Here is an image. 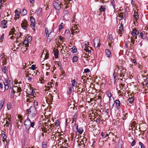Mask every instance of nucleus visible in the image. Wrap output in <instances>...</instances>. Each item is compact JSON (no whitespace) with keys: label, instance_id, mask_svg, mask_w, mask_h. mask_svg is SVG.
I'll return each instance as SVG.
<instances>
[{"label":"nucleus","instance_id":"nucleus-57","mask_svg":"<svg viewBox=\"0 0 148 148\" xmlns=\"http://www.w3.org/2000/svg\"><path fill=\"white\" fill-rule=\"evenodd\" d=\"M25 39H26L29 42H30L32 40V37L30 36H28L27 38H26Z\"/></svg>","mask_w":148,"mask_h":148},{"label":"nucleus","instance_id":"nucleus-58","mask_svg":"<svg viewBox=\"0 0 148 148\" xmlns=\"http://www.w3.org/2000/svg\"><path fill=\"white\" fill-rule=\"evenodd\" d=\"M10 117L9 116H7L5 117V119L8 121H11V118H10Z\"/></svg>","mask_w":148,"mask_h":148},{"label":"nucleus","instance_id":"nucleus-49","mask_svg":"<svg viewBox=\"0 0 148 148\" xmlns=\"http://www.w3.org/2000/svg\"><path fill=\"white\" fill-rule=\"evenodd\" d=\"M53 129V128L52 129L50 128H49V129L47 130H45L44 132H47V133H49L51 132L52 131V130Z\"/></svg>","mask_w":148,"mask_h":148},{"label":"nucleus","instance_id":"nucleus-33","mask_svg":"<svg viewBox=\"0 0 148 148\" xmlns=\"http://www.w3.org/2000/svg\"><path fill=\"white\" fill-rule=\"evenodd\" d=\"M106 94L109 98H111L112 96V94L110 90L107 91Z\"/></svg>","mask_w":148,"mask_h":148},{"label":"nucleus","instance_id":"nucleus-53","mask_svg":"<svg viewBox=\"0 0 148 148\" xmlns=\"http://www.w3.org/2000/svg\"><path fill=\"white\" fill-rule=\"evenodd\" d=\"M131 4L132 6L134 7L136 5V3L135 2V0H131Z\"/></svg>","mask_w":148,"mask_h":148},{"label":"nucleus","instance_id":"nucleus-3","mask_svg":"<svg viewBox=\"0 0 148 148\" xmlns=\"http://www.w3.org/2000/svg\"><path fill=\"white\" fill-rule=\"evenodd\" d=\"M114 73H116L119 75L121 77L123 78L124 77V73L126 72L125 70L124 69L123 67L122 66L117 65L114 70Z\"/></svg>","mask_w":148,"mask_h":148},{"label":"nucleus","instance_id":"nucleus-43","mask_svg":"<svg viewBox=\"0 0 148 148\" xmlns=\"http://www.w3.org/2000/svg\"><path fill=\"white\" fill-rule=\"evenodd\" d=\"M58 66L59 67V69L61 71H62V64L59 61L58 63Z\"/></svg>","mask_w":148,"mask_h":148},{"label":"nucleus","instance_id":"nucleus-64","mask_svg":"<svg viewBox=\"0 0 148 148\" xmlns=\"http://www.w3.org/2000/svg\"><path fill=\"white\" fill-rule=\"evenodd\" d=\"M139 145L141 146V148H145V147L142 143L140 142H139Z\"/></svg>","mask_w":148,"mask_h":148},{"label":"nucleus","instance_id":"nucleus-54","mask_svg":"<svg viewBox=\"0 0 148 148\" xmlns=\"http://www.w3.org/2000/svg\"><path fill=\"white\" fill-rule=\"evenodd\" d=\"M77 28V26H74L72 27V28L71 29V31H73L75 30H76Z\"/></svg>","mask_w":148,"mask_h":148},{"label":"nucleus","instance_id":"nucleus-9","mask_svg":"<svg viewBox=\"0 0 148 148\" xmlns=\"http://www.w3.org/2000/svg\"><path fill=\"white\" fill-rule=\"evenodd\" d=\"M35 95H27L26 102H31L34 101L36 99V96Z\"/></svg>","mask_w":148,"mask_h":148},{"label":"nucleus","instance_id":"nucleus-48","mask_svg":"<svg viewBox=\"0 0 148 148\" xmlns=\"http://www.w3.org/2000/svg\"><path fill=\"white\" fill-rule=\"evenodd\" d=\"M46 66V69L47 70H48L50 69V67H51V65L49 63H46L45 64Z\"/></svg>","mask_w":148,"mask_h":148},{"label":"nucleus","instance_id":"nucleus-28","mask_svg":"<svg viewBox=\"0 0 148 148\" xmlns=\"http://www.w3.org/2000/svg\"><path fill=\"white\" fill-rule=\"evenodd\" d=\"M1 71L3 73L6 74L7 73V69L6 66H4L2 68Z\"/></svg>","mask_w":148,"mask_h":148},{"label":"nucleus","instance_id":"nucleus-30","mask_svg":"<svg viewBox=\"0 0 148 148\" xmlns=\"http://www.w3.org/2000/svg\"><path fill=\"white\" fill-rule=\"evenodd\" d=\"M106 9V8L105 5L101 6L99 10H100L101 12H105Z\"/></svg>","mask_w":148,"mask_h":148},{"label":"nucleus","instance_id":"nucleus-50","mask_svg":"<svg viewBox=\"0 0 148 148\" xmlns=\"http://www.w3.org/2000/svg\"><path fill=\"white\" fill-rule=\"evenodd\" d=\"M84 50L88 53H90L91 52V51L89 50L88 47H85V48L84 49Z\"/></svg>","mask_w":148,"mask_h":148},{"label":"nucleus","instance_id":"nucleus-40","mask_svg":"<svg viewBox=\"0 0 148 148\" xmlns=\"http://www.w3.org/2000/svg\"><path fill=\"white\" fill-rule=\"evenodd\" d=\"M84 90V89L82 88H79L78 90H77V92L79 94H81V93L82 92H83Z\"/></svg>","mask_w":148,"mask_h":148},{"label":"nucleus","instance_id":"nucleus-11","mask_svg":"<svg viewBox=\"0 0 148 148\" xmlns=\"http://www.w3.org/2000/svg\"><path fill=\"white\" fill-rule=\"evenodd\" d=\"M100 40L98 37H96L94 39L93 42L95 47L96 45H97L96 48L99 47L100 46L101 43H100Z\"/></svg>","mask_w":148,"mask_h":148},{"label":"nucleus","instance_id":"nucleus-8","mask_svg":"<svg viewBox=\"0 0 148 148\" xmlns=\"http://www.w3.org/2000/svg\"><path fill=\"white\" fill-rule=\"evenodd\" d=\"M13 82L12 81L9 80L8 79L5 80L4 82V84L5 85V90H8L9 88L10 87V88L12 89V86H11L10 84H13Z\"/></svg>","mask_w":148,"mask_h":148},{"label":"nucleus","instance_id":"nucleus-19","mask_svg":"<svg viewBox=\"0 0 148 148\" xmlns=\"http://www.w3.org/2000/svg\"><path fill=\"white\" fill-rule=\"evenodd\" d=\"M118 92L119 94V96H123V95L125 94L126 93V90L125 89V88L124 89L122 88L121 89L119 90Z\"/></svg>","mask_w":148,"mask_h":148},{"label":"nucleus","instance_id":"nucleus-56","mask_svg":"<svg viewBox=\"0 0 148 148\" xmlns=\"http://www.w3.org/2000/svg\"><path fill=\"white\" fill-rule=\"evenodd\" d=\"M143 82H145L147 86H148V78L146 77Z\"/></svg>","mask_w":148,"mask_h":148},{"label":"nucleus","instance_id":"nucleus-61","mask_svg":"<svg viewBox=\"0 0 148 148\" xmlns=\"http://www.w3.org/2000/svg\"><path fill=\"white\" fill-rule=\"evenodd\" d=\"M35 75L38 76L40 74V72L37 70L34 71Z\"/></svg>","mask_w":148,"mask_h":148},{"label":"nucleus","instance_id":"nucleus-13","mask_svg":"<svg viewBox=\"0 0 148 148\" xmlns=\"http://www.w3.org/2000/svg\"><path fill=\"white\" fill-rule=\"evenodd\" d=\"M54 8L56 10H59L62 7L63 5L61 3H58L56 2H54L53 3Z\"/></svg>","mask_w":148,"mask_h":148},{"label":"nucleus","instance_id":"nucleus-62","mask_svg":"<svg viewBox=\"0 0 148 148\" xmlns=\"http://www.w3.org/2000/svg\"><path fill=\"white\" fill-rule=\"evenodd\" d=\"M144 74V76L146 77V76L148 77V71H145Z\"/></svg>","mask_w":148,"mask_h":148},{"label":"nucleus","instance_id":"nucleus-32","mask_svg":"<svg viewBox=\"0 0 148 148\" xmlns=\"http://www.w3.org/2000/svg\"><path fill=\"white\" fill-rule=\"evenodd\" d=\"M15 32V29L13 28H12V29H11V30L10 32H9V36H10V35H16L15 34H14Z\"/></svg>","mask_w":148,"mask_h":148},{"label":"nucleus","instance_id":"nucleus-14","mask_svg":"<svg viewBox=\"0 0 148 148\" xmlns=\"http://www.w3.org/2000/svg\"><path fill=\"white\" fill-rule=\"evenodd\" d=\"M139 18V15L137 12L135 11H134V14L133 15V20L134 21V23L135 24L137 23V21Z\"/></svg>","mask_w":148,"mask_h":148},{"label":"nucleus","instance_id":"nucleus-31","mask_svg":"<svg viewBox=\"0 0 148 148\" xmlns=\"http://www.w3.org/2000/svg\"><path fill=\"white\" fill-rule=\"evenodd\" d=\"M128 100L130 104H132L134 100V96H133L129 98Z\"/></svg>","mask_w":148,"mask_h":148},{"label":"nucleus","instance_id":"nucleus-25","mask_svg":"<svg viewBox=\"0 0 148 148\" xmlns=\"http://www.w3.org/2000/svg\"><path fill=\"white\" fill-rule=\"evenodd\" d=\"M105 52L106 55L108 58H110L111 56V54L110 51L108 49H106L105 50Z\"/></svg>","mask_w":148,"mask_h":148},{"label":"nucleus","instance_id":"nucleus-36","mask_svg":"<svg viewBox=\"0 0 148 148\" xmlns=\"http://www.w3.org/2000/svg\"><path fill=\"white\" fill-rule=\"evenodd\" d=\"M5 101V99H2L0 101V106L1 108H2L3 106L4 103Z\"/></svg>","mask_w":148,"mask_h":148},{"label":"nucleus","instance_id":"nucleus-60","mask_svg":"<svg viewBox=\"0 0 148 148\" xmlns=\"http://www.w3.org/2000/svg\"><path fill=\"white\" fill-rule=\"evenodd\" d=\"M63 23H62L60 25H59V31H60L63 28V26L62 25V24H63Z\"/></svg>","mask_w":148,"mask_h":148},{"label":"nucleus","instance_id":"nucleus-47","mask_svg":"<svg viewBox=\"0 0 148 148\" xmlns=\"http://www.w3.org/2000/svg\"><path fill=\"white\" fill-rule=\"evenodd\" d=\"M79 145L81 146L82 148H84L85 147V144H84V142L83 141H82L80 142L79 144Z\"/></svg>","mask_w":148,"mask_h":148},{"label":"nucleus","instance_id":"nucleus-59","mask_svg":"<svg viewBox=\"0 0 148 148\" xmlns=\"http://www.w3.org/2000/svg\"><path fill=\"white\" fill-rule=\"evenodd\" d=\"M7 108L8 110L11 108V104L10 103H8L7 105Z\"/></svg>","mask_w":148,"mask_h":148},{"label":"nucleus","instance_id":"nucleus-5","mask_svg":"<svg viewBox=\"0 0 148 148\" xmlns=\"http://www.w3.org/2000/svg\"><path fill=\"white\" fill-rule=\"evenodd\" d=\"M24 89L26 90V92L27 93V95H35V91L33 87H32L31 85L30 84H28L27 85L25 86Z\"/></svg>","mask_w":148,"mask_h":148},{"label":"nucleus","instance_id":"nucleus-12","mask_svg":"<svg viewBox=\"0 0 148 148\" xmlns=\"http://www.w3.org/2000/svg\"><path fill=\"white\" fill-rule=\"evenodd\" d=\"M22 36H23V34L22 33L20 32L19 34H18L16 38V42L20 43L23 42L24 38H23Z\"/></svg>","mask_w":148,"mask_h":148},{"label":"nucleus","instance_id":"nucleus-22","mask_svg":"<svg viewBox=\"0 0 148 148\" xmlns=\"http://www.w3.org/2000/svg\"><path fill=\"white\" fill-rule=\"evenodd\" d=\"M146 77L145 76H144L143 75H139V77H138V79L141 80L142 82H143V81H144Z\"/></svg>","mask_w":148,"mask_h":148},{"label":"nucleus","instance_id":"nucleus-41","mask_svg":"<svg viewBox=\"0 0 148 148\" xmlns=\"http://www.w3.org/2000/svg\"><path fill=\"white\" fill-rule=\"evenodd\" d=\"M78 59V57L76 56H74L73 58L72 59V61L73 62H76L77 61V60Z\"/></svg>","mask_w":148,"mask_h":148},{"label":"nucleus","instance_id":"nucleus-7","mask_svg":"<svg viewBox=\"0 0 148 148\" xmlns=\"http://www.w3.org/2000/svg\"><path fill=\"white\" fill-rule=\"evenodd\" d=\"M24 125L26 129L29 130L30 127H34V122H31L30 120L28 119L25 121Z\"/></svg>","mask_w":148,"mask_h":148},{"label":"nucleus","instance_id":"nucleus-51","mask_svg":"<svg viewBox=\"0 0 148 148\" xmlns=\"http://www.w3.org/2000/svg\"><path fill=\"white\" fill-rule=\"evenodd\" d=\"M77 117V114L76 113L74 114L73 117L72 118L73 121L72 123H73V121H74L75 119H76Z\"/></svg>","mask_w":148,"mask_h":148},{"label":"nucleus","instance_id":"nucleus-46","mask_svg":"<svg viewBox=\"0 0 148 148\" xmlns=\"http://www.w3.org/2000/svg\"><path fill=\"white\" fill-rule=\"evenodd\" d=\"M65 35L68 36H71V33L69 30H66L65 32Z\"/></svg>","mask_w":148,"mask_h":148},{"label":"nucleus","instance_id":"nucleus-15","mask_svg":"<svg viewBox=\"0 0 148 148\" xmlns=\"http://www.w3.org/2000/svg\"><path fill=\"white\" fill-rule=\"evenodd\" d=\"M114 103H115V106L116 107V108L117 110H120L122 106L120 101L119 100H116L114 101Z\"/></svg>","mask_w":148,"mask_h":148},{"label":"nucleus","instance_id":"nucleus-44","mask_svg":"<svg viewBox=\"0 0 148 148\" xmlns=\"http://www.w3.org/2000/svg\"><path fill=\"white\" fill-rule=\"evenodd\" d=\"M30 18L31 23H35V19L33 16H31L30 17Z\"/></svg>","mask_w":148,"mask_h":148},{"label":"nucleus","instance_id":"nucleus-52","mask_svg":"<svg viewBox=\"0 0 148 148\" xmlns=\"http://www.w3.org/2000/svg\"><path fill=\"white\" fill-rule=\"evenodd\" d=\"M42 147L43 148H46L47 144L46 142H43L42 143Z\"/></svg>","mask_w":148,"mask_h":148},{"label":"nucleus","instance_id":"nucleus-2","mask_svg":"<svg viewBox=\"0 0 148 148\" xmlns=\"http://www.w3.org/2000/svg\"><path fill=\"white\" fill-rule=\"evenodd\" d=\"M144 32V33H143L142 32L140 33L139 31H138L136 28H134L133 29L131 34L134 36V39L137 38V35H138L141 38L144 39L147 37V34L145 33V32Z\"/></svg>","mask_w":148,"mask_h":148},{"label":"nucleus","instance_id":"nucleus-29","mask_svg":"<svg viewBox=\"0 0 148 148\" xmlns=\"http://www.w3.org/2000/svg\"><path fill=\"white\" fill-rule=\"evenodd\" d=\"M78 125L77 124L75 123L74 125L73 126V130L75 132L77 129L78 128Z\"/></svg>","mask_w":148,"mask_h":148},{"label":"nucleus","instance_id":"nucleus-16","mask_svg":"<svg viewBox=\"0 0 148 148\" xmlns=\"http://www.w3.org/2000/svg\"><path fill=\"white\" fill-rule=\"evenodd\" d=\"M60 122L59 121L57 120L54 123L51 124L50 126L51 128L55 127V128L58 127L59 128V127H60Z\"/></svg>","mask_w":148,"mask_h":148},{"label":"nucleus","instance_id":"nucleus-17","mask_svg":"<svg viewBox=\"0 0 148 148\" xmlns=\"http://www.w3.org/2000/svg\"><path fill=\"white\" fill-rule=\"evenodd\" d=\"M54 84L53 83L49 82L48 83L47 86H45V90H49L52 88L54 86Z\"/></svg>","mask_w":148,"mask_h":148},{"label":"nucleus","instance_id":"nucleus-18","mask_svg":"<svg viewBox=\"0 0 148 148\" xmlns=\"http://www.w3.org/2000/svg\"><path fill=\"white\" fill-rule=\"evenodd\" d=\"M21 10L20 8H18L15 11V18L18 19L21 14Z\"/></svg>","mask_w":148,"mask_h":148},{"label":"nucleus","instance_id":"nucleus-6","mask_svg":"<svg viewBox=\"0 0 148 148\" xmlns=\"http://www.w3.org/2000/svg\"><path fill=\"white\" fill-rule=\"evenodd\" d=\"M135 40L134 37L133 36V37H131L130 38V42L129 41H126L125 42V46L126 48H129L131 49H132V47L133 46V45L134 44Z\"/></svg>","mask_w":148,"mask_h":148},{"label":"nucleus","instance_id":"nucleus-10","mask_svg":"<svg viewBox=\"0 0 148 148\" xmlns=\"http://www.w3.org/2000/svg\"><path fill=\"white\" fill-rule=\"evenodd\" d=\"M29 25L28 22L26 19H24L22 21L21 27L24 29L26 30Z\"/></svg>","mask_w":148,"mask_h":148},{"label":"nucleus","instance_id":"nucleus-37","mask_svg":"<svg viewBox=\"0 0 148 148\" xmlns=\"http://www.w3.org/2000/svg\"><path fill=\"white\" fill-rule=\"evenodd\" d=\"M45 32L46 34V36H47V35H48L47 36V38H48L49 36V35L51 33V32L49 31V30L47 28H46L45 30Z\"/></svg>","mask_w":148,"mask_h":148},{"label":"nucleus","instance_id":"nucleus-45","mask_svg":"<svg viewBox=\"0 0 148 148\" xmlns=\"http://www.w3.org/2000/svg\"><path fill=\"white\" fill-rule=\"evenodd\" d=\"M73 53H76L77 51V49L75 46H74L72 48V50L71 51Z\"/></svg>","mask_w":148,"mask_h":148},{"label":"nucleus","instance_id":"nucleus-39","mask_svg":"<svg viewBox=\"0 0 148 148\" xmlns=\"http://www.w3.org/2000/svg\"><path fill=\"white\" fill-rule=\"evenodd\" d=\"M74 91V88L73 87H70L69 89V90L68 92L70 94L72 93Z\"/></svg>","mask_w":148,"mask_h":148},{"label":"nucleus","instance_id":"nucleus-26","mask_svg":"<svg viewBox=\"0 0 148 148\" xmlns=\"http://www.w3.org/2000/svg\"><path fill=\"white\" fill-rule=\"evenodd\" d=\"M1 137H2V140L3 141H4L6 139L7 137L4 131L1 132Z\"/></svg>","mask_w":148,"mask_h":148},{"label":"nucleus","instance_id":"nucleus-20","mask_svg":"<svg viewBox=\"0 0 148 148\" xmlns=\"http://www.w3.org/2000/svg\"><path fill=\"white\" fill-rule=\"evenodd\" d=\"M125 86V84L123 83L119 84L118 85H117L116 86V90L119 91V90L123 88Z\"/></svg>","mask_w":148,"mask_h":148},{"label":"nucleus","instance_id":"nucleus-4","mask_svg":"<svg viewBox=\"0 0 148 148\" xmlns=\"http://www.w3.org/2000/svg\"><path fill=\"white\" fill-rule=\"evenodd\" d=\"M11 91V94L10 95L11 97H13L14 96V94H16V95L17 96H19L21 95V92L22 91L21 88L20 87H17V86H14V88L12 87Z\"/></svg>","mask_w":148,"mask_h":148},{"label":"nucleus","instance_id":"nucleus-55","mask_svg":"<svg viewBox=\"0 0 148 148\" xmlns=\"http://www.w3.org/2000/svg\"><path fill=\"white\" fill-rule=\"evenodd\" d=\"M7 60V58H5V59H4L3 60V61L2 62V63H3L2 64L4 65H6V64H7V62H6V61Z\"/></svg>","mask_w":148,"mask_h":148},{"label":"nucleus","instance_id":"nucleus-63","mask_svg":"<svg viewBox=\"0 0 148 148\" xmlns=\"http://www.w3.org/2000/svg\"><path fill=\"white\" fill-rule=\"evenodd\" d=\"M56 135H51V138L52 140H54L56 138Z\"/></svg>","mask_w":148,"mask_h":148},{"label":"nucleus","instance_id":"nucleus-35","mask_svg":"<svg viewBox=\"0 0 148 148\" xmlns=\"http://www.w3.org/2000/svg\"><path fill=\"white\" fill-rule=\"evenodd\" d=\"M24 44L25 45L26 47H28L29 46V42L26 39H24V40L23 41Z\"/></svg>","mask_w":148,"mask_h":148},{"label":"nucleus","instance_id":"nucleus-23","mask_svg":"<svg viewBox=\"0 0 148 148\" xmlns=\"http://www.w3.org/2000/svg\"><path fill=\"white\" fill-rule=\"evenodd\" d=\"M123 24L122 23H121L119 29V33L121 34H122L123 32Z\"/></svg>","mask_w":148,"mask_h":148},{"label":"nucleus","instance_id":"nucleus-42","mask_svg":"<svg viewBox=\"0 0 148 148\" xmlns=\"http://www.w3.org/2000/svg\"><path fill=\"white\" fill-rule=\"evenodd\" d=\"M35 23H31L30 25V26L31 27V28L32 29H33L34 31L35 30Z\"/></svg>","mask_w":148,"mask_h":148},{"label":"nucleus","instance_id":"nucleus-24","mask_svg":"<svg viewBox=\"0 0 148 148\" xmlns=\"http://www.w3.org/2000/svg\"><path fill=\"white\" fill-rule=\"evenodd\" d=\"M7 21L6 20H3L1 22V25L3 26V28L7 27Z\"/></svg>","mask_w":148,"mask_h":148},{"label":"nucleus","instance_id":"nucleus-27","mask_svg":"<svg viewBox=\"0 0 148 148\" xmlns=\"http://www.w3.org/2000/svg\"><path fill=\"white\" fill-rule=\"evenodd\" d=\"M54 53V55L56 58H58L59 52L58 50H54L53 51Z\"/></svg>","mask_w":148,"mask_h":148},{"label":"nucleus","instance_id":"nucleus-21","mask_svg":"<svg viewBox=\"0 0 148 148\" xmlns=\"http://www.w3.org/2000/svg\"><path fill=\"white\" fill-rule=\"evenodd\" d=\"M84 131V130L83 127H79L78 128L75 132L78 133L79 134H82Z\"/></svg>","mask_w":148,"mask_h":148},{"label":"nucleus","instance_id":"nucleus-1","mask_svg":"<svg viewBox=\"0 0 148 148\" xmlns=\"http://www.w3.org/2000/svg\"><path fill=\"white\" fill-rule=\"evenodd\" d=\"M35 106H31L27 110L26 114H28V118L31 119H33L36 116L37 112Z\"/></svg>","mask_w":148,"mask_h":148},{"label":"nucleus","instance_id":"nucleus-38","mask_svg":"<svg viewBox=\"0 0 148 148\" xmlns=\"http://www.w3.org/2000/svg\"><path fill=\"white\" fill-rule=\"evenodd\" d=\"M27 12L26 10L23 8L22 9V12H21V15L24 16L27 14Z\"/></svg>","mask_w":148,"mask_h":148},{"label":"nucleus","instance_id":"nucleus-34","mask_svg":"<svg viewBox=\"0 0 148 148\" xmlns=\"http://www.w3.org/2000/svg\"><path fill=\"white\" fill-rule=\"evenodd\" d=\"M72 85V86H76L77 84V82L76 80L75 79H73L71 81Z\"/></svg>","mask_w":148,"mask_h":148}]
</instances>
